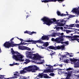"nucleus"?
<instances>
[{
  "label": "nucleus",
  "instance_id": "473e14b6",
  "mask_svg": "<svg viewBox=\"0 0 79 79\" xmlns=\"http://www.w3.org/2000/svg\"><path fill=\"white\" fill-rule=\"evenodd\" d=\"M54 73H51L49 74V75L51 76H54Z\"/></svg>",
  "mask_w": 79,
  "mask_h": 79
},
{
  "label": "nucleus",
  "instance_id": "1a4fd4ad",
  "mask_svg": "<svg viewBox=\"0 0 79 79\" xmlns=\"http://www.w3.org/2000/svg\"><path fill=\"white\" fill-rule=\"evenodd\" d=\"M78 8H75L73 10H72V12H73V13H75L77 15H79V7H78Z\"/></svg>",
  "mask_w": 79,
  "mask_h": 79
},
{
  "label": "nucleus",
  "instance_id": "c9c22d12",
  "mask_svg": "<svg viewBox=\"0 0 79 79\" xmlns=\"http://www.w3.org/2000/svg\"><path fill=\"white\" fill-rule=\"evenodd\" d=\"M29 31H25L24 32V33L25 34H28Z\"/></svg>",
  "mask_w": 79,
  "mask_h": 79
},
{
  "label": "nucleus",
  "instance_id": "e2e57ef3",
  "mask_svg": "<svg viewBox=\"0 0 79 79\" xmlns=\"http://www.w3.org/2000/svg\"><path fill=\"white\" fill-rule=\"evenodd\" d=\"M68 72V73H72V71H71V72H70V71H69V72Z\"/></svg>",
  "mask_w": 79,
  "mask_h": 79
},
{
  "label": "nucleus",
  "instance_id": "f704fd0d",
  "mask_svg": "<svg viewBox=\"0 0 79 79\" xmlns=\"http://www.w3.org/2000/svg\"><path fill=\"white\" fill-rule=\"evenodd\" d=\"M58 66V63H56V64H55L53 66H54V67H56V66Z\"/></svg>",
  "mask_w": 79,
  "mask_h": 79
},
{
  "label": "nucleus",
  "instance_id": "0e129e2a",
  "mask_svg": "<svg viewBox=\"0 0 79 79\" xmlns=\"http://www.w3.org/2000/svg\"><path fill=\"white\" fill-rule=\"evenodd\" d=\"M0 79H3V78H2V77H0Z\"/></svg>",
  "mask_w": 79,
  "mask_h": 79
},
{
  "label": "nucleus",
  "instance_id": "37998d69",
  "mask_svg": "<svg viewBox=\"0 0 79 79\" xmlns=\"http://www.w3.org/2000/svg\"><path fill=\"white\" fill-rule=\"evenodd\" d=\"M69 18H73V15H70L69 16Z\"/></svg>",
  "mask_w": 79,
  "mask_h": 79
},
{
  "label": "nucleus",
  "instance_id": "6e6d98bb",
  "mask_svg": "<svg viewBox=\"0 0 79 79\" xmlns=\"http://www.w3.org/2000/svg\"><path fill=\"white\" fill-rule=\"evenodd\" d=\"M57 68L56 69H53L52 71H53V70H57Z\"/></svg>",
  "mask_w": 79,
  "mask_h": 79
},
{
  "label": "nucleus",
  "instance_id": "7c9ffc66",
  "mask_svg": "<svg viewBox=\"0 0 79 79\" xmlns=\"http://www.w3.org/2000/svg\"><path fill=\"white\" fill-rule=\"evenodd\" d=\"M74 40H76V38H74V39L70 38L71 41H74Z\"/></svg>",
  "mask_w": 79,
  "mask_h": 79
},
{
  "label": "nucleus",
  "instance_id": "5fc2aeb1",
  "mask_svg": "<svg viewBox=\"0 0 79 79\" xmlns=\"http://www.w3.org/2000/svg\"><path fill=\"white\" fill-rule=\"evenodd\" d=\"M65 56H65V55H62V58H64V57H65Z\"/></svg>",
  "mask_w": 79,
  "mask_h": 79
},
{
  "label": "nucleus",
  "instance_id": "cd10ccee",
  "mask_svg": "<svg viewBox=\"0 0 79 79\" xmlns=\"http://www.w3.org/2000/svg\"><path fill=\"white\" fill-rule=\"evenodd\" d=\"M73 70V69L71 68H69L68 69H66V71H71V70Z\"/></svg>",
  "mask_w": 79,
  "mask_h": 79
},
{
  "label": "nucleus",
  "instance_id": "4c0bfd02",
  "mask_svg": "<svg viewBox=\"0 0 79 79\" xmlns=\"http://www.w3.org/2000/svg\"><path fill=\"white\" fill-rule=\"evenodd\" d=\"M74 37H77L78 38H79V35H76L74 36Z\"/></svg>",
  "mask_w": 79,
  "mask_h": 79
},
{
  "label": "nucleus",
  "instance_id": "bb28decb",
  "mask_svg": "<svg viewBox=\"0 0 79 79\" xmlns=\"http://www.w3.org/2000/svg\"><path fill=\"white\" fill-rule=\"evenodd\" d=\"M57 13L58 16H60L61 13L60 12V11H57Z\"/></svg>",
  "mask_w": 79,
  "mask_h": 79
},
{
  "label": "nucleus",
  "instance_id": "7ed1b4c3",
  "mask_svg": "<svg viewBox=\"0 0 79 79\" xmlns=\"http://www.w3.org/2000/svg\"><path fill=\"white\" fill-rule=\"evenodd\" d=\"M11 53L12 55H13L12 56V58L14 59H15L16 61H21L22 62L24 61V60H22L23 59V56L21 53L18 52H15L13 48H11Z\"/></svg>",
  "mask_w": 79,
  "mask_h": 79
},
{
  "label": "nucleus",
  "instance_id": "de8ad7c7",
  "mask_svg": "<svg viewBox=\"0 0 79 79\" xmlns=\"http://www.w3.org/2000/svg\"><path fill=\"white\" fill-rule=\"evenodd\" d=\"M60 35H61V36H62V35H64V33H60Z\"/></svg>",
  "mask_w": 79,
  "mask_h": 79
},
{
  "label": "nucleus",
  "instance_id": "58836bf2",
  "mask_svg": "<svg viewBox=\"0 0 79 79\" xmlns=\"http://www.w3.org/2000/svg\"><path fill=\"white\" fill-rule=\"evenodd\" d=\"M68 42L67 41V42H66V41H65L64 42V44H66V45H68V44H69V43H68Z\"/></svg>",
  "mask_w": 79,
  "mask_h": 79
},
{
  "label": "nucleus",
  "instance_id": "6ab92c4d",
  "mask_svg": "<svg viewBox=\"0 0 79 79\" xmlns=\"http://www.w3.org/2000/svg\"><path fill=\"white\" fill-rule=\"evenodd\" d=\"M75 68H79V63L78 62L77 63H75Z\"/></svg>",
  "mask_w": 79,
  "mask_h": 79
},
{
  "label": "nucleus",
  "instance_id": "2f4dec72",
  "mask_svg": "<svg viewBox=\"0 0 79 79\" xmlns=\"http://www.w3.org/2000/svg\"><path fill=\"white\" fill-rule=\"evenodd\" d=\"M52 20H53V22H54V23H55V22L56 23V21H57L56 20V19H52Z\"/></svg>",
  "mask_w": 79,
  "mask_h": 79
},
{
  "label": "nucleus",
  "instance_id": "a18cd8bd",
  "mask_svg": "<svg viewBox=\"0 0 79 79\" xmlns=\"http://www.w3.org/2000/svg\"><path fill=\"white\" fill-rule=\"evenodd\" d=\"M66 15H67V16H69V15L68 13H67L66 14H64V16H66Z\"/></svg>",
  "mask_w": 79,
  "mask_h": 79
},
{
  "label": "nucleus",
  "instance_id": "bf43d9fd",
  "mask_svg": "<svg viewBox=\"0 0 79 79\" xmlns=\"http://www.w3.org/2000/svg\"><path fill=\"white\" fill-rule=\"evenodd\" d=\"M29 63V62H25V64H27V63Z\"/></svg>",
  "mask_w": 79,
  "mask_h": 79
},
{
  "label": "nucleus",
  "instance_id": "338daca9",
  "mask_svg": "<svg viewBox=\"0 0 79 79\" xmlns=\"http://www.w3.org/2000/svg\"><path fill=\"white\" fill-rule=\"evenodd\" d=\"M25 79H27V77H25Z\"/></svg>",
  "mask_w": 79,
  "mask_h": 79
},
{
  "label": "nucleus",
  "instance_id": "8fccbe9b",
  "mask_svg": "<svg viewBox=\"0 0 79 79\" xmlns=\"http://www.w3.org/2000/svg\"><path fill=\"white\" fill-rule=\"evenodd\" d=\"M75 23H76V24H77V23H79V21H78V20H77Z\"/></svg>",
  "mask_w": 79,
  "mask_h": 79
},
{
  "label": "nucleus",
  "instance_id": "72a5a7b5",
  "mask_svg": "<svg viewBox=\"0 0 79 79\" xmlns=\"http://www.w3.org/2000/svg\"><path fill=\"white\" fill-rule=\"evenodd\" d=\"M25 61H26L27 62V63H29V62H30V60H29V59H26L25 60Z\"/></svg>",
  "mask_w": 79,
  "mask_h": 79
},
{
  "label": "nucleus",
  "instance_id": "c03bdc74",
  "mask_svg": "<svg viewBox=\"0 0 79 79\" xmlns=\"http://www.w3.org/2000/svg\"><path fill=\"white\" fill-rule=\"evenodd\" d=\"M68 60H66L65 61V63H68Z\"/></svg>",
  "mask_w": 79,
  "mask_h": 79
},
{
  "label": "nucleus",
  "instance_id": "864d4df0",
  "mask_svg": "<svg viewBox=\"0 0 79 79\" xmlns=\"http://www.w3.org/2000/svg\"><path fill=\"white\" fill-rule=\"evenodd\" d=\"M60 16H64V14H60Z\"/></svg>",
  "mask_w": 79,
  "mask_h": 79
},
{
  "label": "nucleus",
  "instance_id": "680f3d73",
  "mask_svg": "<svg viewBox=\"0 0 79 79\" xmlns=\"http://www.w3.org/2000/svg\"><path fill=\"white\" fill-rule=\"evenodd\" d=\"M18 64V63H16L15 64H14V65H16Z\"/></svg>",
  "mask_w": 79,
  "mask_h": 79
},
{
  "label": "nucleus",
  "instance_id": "a878e982",
  "mask_svg": "<svg viewBox=\"0 0 79 79\" xmlns=\"http://www.w3.org/2000/svg\"><path fill=\"white\" fill-rule=\"evenodd\" d=\"M60 49L62 50H64V46L62 45L60 46Z\"/></svg>",
  "mask_w": 79,
  "mask_h": 79
},
{
  "label": "nucleus",
  "instance_id": "2eb2a0df",
  "mask_svg": "<svg viewBox=\"0 0 79 79\" xmlns=\"http://www.w3.org/2000/svg\"><path fill=\"white\" fill-rule=\"evenodd\" d=\"M65 74H67V77L65 78L66 79H67L71 77V73L66 72L65 73Z\"/></svg>",
  "mask_w": 79,
  "mask_h": 79
},
{
  "label": "nucleus",
  "instance_id": "09e8293b",
  "mask_svg": "<svg viewBox=\"0 0 79 79\" xmlns=\"http://www.w3.org/2000/svg\"><path fill=\"white\" fill-rule=\"evenodd\" d=\"M67 33H68V32H71V31L70 30H67L66 31Z\"/></svg>",
  "mask_w": 79,
  "mask_h": 79
},
{
  "label": "nucleus",
  "instance_id": "f8f14e48",
  "mask_svg": "<svg viewBox=\"0 0 79 79\" xmlns=\"http://www.w3.org/2000/svg\"><path fill=\"white\" fill-rule=\"evenodd\" d=\"M34 56L35 58L36 59V60H40V59L42 58L41 56H38L35 54H34Z\"/></svg>",
  "mask_w": 79,
  "mask_h": 79
},
{
  "label": "nucleus",
  "instance_id": "20e7f679",
  "mask_svg": "<svg viewBox=\"0 0 79 79\" xmlns=\"http://www.w3.org/2000/svg\"><path fill=\"white\" fill-rule=\"evenodd\" d=\"M41 20L43 21V22H44V23H43L44 24H45L49 26H50L52 22L49 18L46 17L43 18Z\"/></svg>",
  "mask_w": 79,
  "mask_h": 79
},
{
  "label": "nucleus",
  "instance_id": "69168bd1",
  "mask_svg": "<svg viewBox=\"0 0 79 79\" xmlns=\"http://www.w3.org/2000/svg\"><path fill=\"white\" fill-rule=\"evenodd\" d=\"M28 17H29V16L28 15H27V17H26V18H28Z\"/></svg>",
  "mask_w": 79,
  "mask_h": 79
},
{
  "label": "nucleus",
  "instance_id": "4d7b16f0",
  "mask_svg": "<svg viewBox=\"0 0 79 79\" xmlns=\"http://www.w3.org/2000/svg\"><path fill=\"white\" fill-rule=\"evenodd\" d=\"M70 57H73V56H74L73 55H69Z\"/></svg>",
  "mask_w": 79,
  "mask_h": 79
},
{
  "label": "nucleus",
  "instance_id": "39448f33",
  "mask_svg": "<svg viewBox=\"0 0 79 79\" xmlns=\"http://www.w3.org/2000/svg\"><path fill=\"white\" fill-rule=\"evenodd\" d=\"M65 38H72V36H65L64 35L59 36V40L57 42V44H64V42H63L62 41H64V39Z\"/></svg>",
  "mask_w": 79,
  "mask_h": 79
},
{
  "label": "nucleus",
  "instance_id": "412c9836",
  "mask_svg": "<svg viewBox=\"0 0 79 79\" xmlns=\"http://www.w3.org/2000/svg\"><path fill=\"white\" fill-rule=\"evenodd\" d=\"M46 66H48L49 68L50 69H51L53 71V66H51L50 65H46Z\"/></svg>",
  "mask_w": 79,
  "mask_h": 79
},
{
  "label": "nucleus",
  "instance_id": "f03ea898",
  "mask_svg": "<svg viewBox=\"0 0 79 79\" xmlns=\"http://www.w3.org/2000/svg\"><path fill=\"white\" fill-rule=\"evenodd\" d=\"M38 69H39V68L37 66L35 65H31L24 68L23 70L20 71V73L21 74H24V73H26L27 72L28 73H30V72L35 73ZM25 70L27 71H25Z\"/></svg>",
  "mask_w": 79,
  "mask_h": 79
},
{
  "label": "nucleus",
  "instance_id": "774afa93",
  "mask_svg": "<svg viewBox=\"0 0 79 79\" xmlns=\"http://www.w3.org/2000/svg\"><path fill=\"white\" fill-rule=\"evenodd\" d=\"M67 53L69 55V53L67 52Z\"/></svg>",
  "mask_w": 79,
  "mask_h": 79
},
{
  "label": "nucleus",
  "instance_id": "13d9d810",
  "mask_svg": "<svg viewBox=\"0 0 79 79\" xmlns=\"http://www.w3.org/2000/svg\"><path fill=\"white\" fill-rule=\"evenodd\" d=\"M13 65H14V64H10V66H13Z\"/></svg>",
  "mask_w": 79,
  "mask_h": 79
},
{
  "label": "nucleus",
  "instance_id": "9d476101",
  "mask_svg": "<svg viewBox=\"0 0 79 79\" xmlns=\"http://www.w3.org/2000/svg\"><path fill=\"white\" fill-rule=\"evenodd\" d=\"M52 41H54V42H55V43L54 45H56V44H57L58 41L59 40V37H57L56 38V39L55 38H52L51 39Z\"/></svg>",
  "mask_w": 79,
  "mask_h": 79
},
{
  "label": "nucleus",
  "instance_id": "a211bd4d",
  "mask_svg": "<svg viewBox=\"0 0 79 79\" xmlns=\"http://www.w3.org/2000/svg\"><path fill=\"white\" fill-rule=\"evenodd\" d=\"M48 42H47L43 44V46L45 47V48H46V49H47V48H47V46H48Z\"/></svg>",
  "mask_w": 79,
  "mask_h": 79
},
{
  "label": "nucleus",
  "instance_id": "79ce46f5",
  "mask_svg": "<svg viewBox=\"0 0 79 79\" xmlns=\"http://www.w3.org/2000/svg\"><path fill=\"white\" fill-rule=\"evenodd\" d=\"M73 60H74V58H73V59H70V61H71V62H73Z\"/></svg>",
  "mask_w": 79,
  "mask_h": 79
},
{
  "label": "nucleus",
  "instance_id": "c756f323",
  "mask_svg": "<svg viewBox=\"0 0 79 79\" xmlns=\"http://www.w3.org/2000/svg\"><path fill=\"white\" fill-rule=\"evenodd\" d=\"M56 30L57 31H59L60 30V27H56Z\"/></svg>",
  "mask_w": 79,
  "mask_h": 79
},
{
  "label": "nucleus",
  "instance_id": "393cba45",
  "mask_svg": "<svg viewBox=\"0 0 79 79\" xmlns=\"http://www.w3.org/2000/svg\"><path fill=\"white\" fill-rule=\"evenodd\" d=\"M77 60H78V59H74L73 58V62H74L75 63H76V62H77Z\"/></svg>",
  "mask_w": 79,
  "mask_h": 79
},
{
  "label": "nucleus",
  "instance_id": "0eeeda50",
  "mask_svg": "<svg viewBox=\"0 0 79 79\" xmlns=\"http://www.w3.org/2000/svg\"><path fill=\"white\" fill-rule=\"evenodd\" d=\"M33 53H35V52L31 50L30 52L27 51V58H31L32 56H34Z\"/></svg>",
  "mask_w": 79,
  "mask_h": 79
},
{
  "label": "nucleus",
  "instance_id": "ea45409f",
  "mask_svg": "<svg viewBox=\"0 0 79 79\" xmlns=\"http://www.w3.org/2000/svg\"><path fill=\"white\" fill-rule=\"evenodd\" d=\"M76 27H79V24H76Z\"/></svg>",
  "mask_w": 79,
  "mask_h": 79
},
{
  "label": "nucleus",
  "instance_id": "f3484780",
  "mask_svg": "<svg viewBox=\"0 0 79 79\" xmlns=\"http://www.w3.org/2000/svg\"><path fill=\"white\" fill-rule=\"evenodd\" d=\"M66 26H67V29H69L68 27L69 26V27H76V24L74 23L73 24H71L69 26L68 25H66Z\"/></svg>",
  "mask_w": 79,
  "mask_h": 79
},
{
  "label": "nucleus",
  "instance_id": "c85d7f7f",
  "mask_svg": "<svg viewBox=\"0 0 79 79\" xmlns=\"http://www.w3.org/2000/svg\"><path fill=\"white\" fill-rule=\"evenodd\" d=\"M40 48H41V49H47V48H46L45 47H42V46H40Z\"/></svg>",
  "mask_w": 79,
  "mask_h": 79
},
{
  "label": "nucleus",
  "instance_id": "b1692460",
  "mask_svg": "<svg viewBox=\"0 0 79 79\" xmlns=\"http://www.w3.org/2000/svg\"><path fill=\"white\" fill-rule=\"evenodd\" d=\"M51 51L52 52H51L50 54V55H51V56H52V55H54L56 54V52H53L51 50Z\"/></svg>",
  "mask_w": 79,
  "mask_h": 79
},
{
  "label": "nucleus",
  "instance_id": "f257e3e1",
  "mask_svg": "<svg viewBox=\"0 0 79 79\" xmlns=\"http://www.w3.org/2000/svg\"><path fill=\"white\" fill-rule=\"evenodd\" d=\"M14 40V38H12L10 39V41L6 42L4 43L3 46L5 48H11V47H16L17 45H19V48L20 49V50H28V51H30V50H31V49L29 48V47L24 46H23L19 45H27V43L24 42L22 43V42H21L20 44H15V42L13 41Z\"/></svg>",
  "mask_w": 79,
  "mask_h": 79
},
{
  "label": "nucleus",
  "instance_id": "9b49d317",
  "mask_svg": "<svg viewBox=\"0 0 79 79\" xmlns=\"http://www.w3.org/2000/svg\"><path fill=\"white\" fill-rule=\"evenodd\" d=\"M41 39V40H46V39L48 40H49V38H48V36H43L42 37Z\"/></svg>",
  "mask_w": 79,
  "mask_h": 79
},
{
  "label": "nucleus",
  "instance_id": "5701e85b",
  "mask_svg": "<svg viewBox=\"0 0 79 79\" xmlns=\"http://www.w3.org/2000/svg\"><path fill=\"white\" fill-rule=\"evenodd\" d=\"M34 33H36V32L34 31L30 32V31H28V34L29 35H32V34H34Z\"/></svg>",
  "mask_w": 79,
  "mask_h": 79
},
{
  "label": "nucleus",
  "instance_id": "aec40b11",
  "mask_svg": "<svg viewBox=\"0 0 79 79\" xmlns=\"http://www.w3.org/2000/svg\"><path fill=\"white\" fill-rule=\"evenodd\" d=\"M60 49H61V46H56L55 45V50H59Z\"/></svg>",
  "mask_w": 79,
  "mask_h": 79
},
{
  "label": "nucleus",
  "instance_id": "6e6552de",
  "mask_svg": "<svg viewBox=\"0 0 79 79\" xmlns=\"http://www.w3.org/2000/svg\"><path fill=\"white\" fill-rule=\"evenodd\" d=\"M25 42H32L31 44H36L37 43H39V44H40L42 43V41H40V40H38V41H34L32 40H27L24 41Z\"/></svg>",
  "mask_w": 79,
  "mask_h": 79
},
{
  "label": "nucleus",
  "instance_id": "dca6fc26",
  "mask_svg": "<svg viewBox=\"0 0 79 79\" xmlns=\"http://www.w3.org/2000/svg\"><path fill=\"white\" fill-rule=\"evenodd\" d=\"M54 45V46H49L48 48H49V49H51L52 50H55V45Z\"/></svg>",
  "mask_w": 79,
  "mask_h": 79
},
{
  "label": "nucleus",
  "instance_id": "a19ab883",
  "mask_svg": "<svg viewBox=\"0 0 79 79\" xmlns=\"http://www.w3.org/2000/svg\"><path fill=\"white\" fill-rule=\"evenodd\" d=\"M56 35H57V36H59L60 35V33H56Z\"/></svg>",
  "mask_w": 79,
  "mask_h": 79
},
{
  "label": "nucleus",
  "instance_id": "49530a36",
  "mask_svg": "<svg viewBox=\"0 0 79 79\" xmlns=\"http://www.w3.org/2000/svg\"><path fill=\"white\" fill-rule=\"evenodd\" d=\"M58 66H60V67H62V66H63V65L61 64H58Z\"/></svg>",
  "mask_w": 79,
  "mask_h": 79
},
{
  "label": "nucleus",
  "instance_id": "603ef678",
  "mask_svg": "<svg viewBox=\"0 0 79 79\" xmlns=\"http://www.w3.org/2000/svg\"><path fill=\"white\" fill-rule=\"evenodd\" d=\"M39 64H43V63H44V62H41L39 63Z\"/></svg>",
  "mask_w": 79,
  "mask_h": 79
},
{
  "label": "nucleus",
  "instance_id": "e433bc0d",
  "mask_svg": "<svg viewBox=\"0 0 79 79\" xmlns=\"http://www.w3.org/2000/svg\"><path fill=\"white\" fill-rule=\"evenodd\" d=\"M18 39H19V40H20L21 41V42H22V43L23 42V41H24L23 40V39H21V38H20V39L18 38Z\"/></svg>",
  "mask_w": 79,
  "mask_h": 79
},
{
  "label": "nucleus",
  "instance_id": "3c124183",
  "mask_svg": "<svg viewBox=\"0 0 79 79\" xmlns=\"http://www.w3.org/2000/svg\"><path fill=\"white\" fill-rule=\"evenodd\" d=\"M60 30H63V27H60Z\"/></svg>",
  "mask_w": 79,
  "mask_h": 79
},
{
  "label": "nucleus",
  "instance_id": "4be33fe9",
  "mask_svg": "<svg viewBox=\"0 0 79 79\" xmlns=\"http://www.w3.org/2000/svg\"><path fill=\"white\" fill-rule=\"evenodd\" d=\"M43 77L44 78H49V77L48 76V75H47V74H43Z\"/></svg>",
  "mask_w": 79,
  "mask_h": 79
},
{
  "label": "nucleus",
  "instance_id": "4468645a",
  "mask_svg": "<svg viewBox=\"0 0 79 79\" xmlns=\"http://www.w3.org/2000/svg\"><path fill=\"white\" fill-rule=\"evenodd\" d=\"M54 71L52 70V69H48L47 70H45L44 71V72L45 73H48L49 72L53 73Z\"/></svg>",
  "mask_w": 79,
  "mask_h": 79
},
{
  "label": "nucleus",
  "instance_id": "ddd939ff",
  "mask_svg": "<svg viewBox=\"0 0 79 79\" xmlns=\"http://www.w3.org/2000/svg\"><path fill=\"white\" fill-rule=\"evenodd\" d=\"M43 76H44V73H40L37 76V79H39L40 78H43Z\"/></svg>",
  "mask_w": 79,
  "mask_h": 79
},
{
  "label": "nucleus",
  "instance_id": "052dcab7",
  "mask_svg": "<svg viewBox=\"0 0 79 79\" xmlns=\"http://www.w3.org/2000/svg\"><path fill=\"white\" fill-rule=\"evenodd\" d=\"M1 52H2V50H1V48L0 47V53H1Z\"/></svg>",
  "mask_w": 79,
  "mask_h": 79
},
{
  "label": "nucleus",
  "instance_id": "423d86ee",
  "mask_svg": "<svg viewBox=\"0 0 79 79\" xmlns=\"http://www.w3.org/2000/svg\"><path fill=\"white\" fill-rule=\"evenodd\" d=\"M66 19H60L56 21V24H57V26H64V24L62 23L64 22V24H65V23L67 21V20ZM59 21H60V22H61V23L59 22Z\"/></svg>",
  "mask_w": 79,
  "mask_h": 79
}]
</instances>
